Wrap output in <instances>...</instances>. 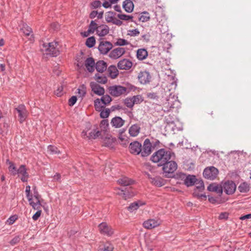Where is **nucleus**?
<instances>
[{
  "mask_svg": "<svg viewBox=\"0 0 251 251\" xmlns=\"http://www.w3.org/2000/svg\"><path fill=\"white\" fill-rule=\"evenodd\" d=\"M175 154L170 151L161 149L155 151L151 155V160L154 163H158V166H162L167 161L171 160Z\"/></svg>",
  "mask_w": 251,
  "mask_h": 251,
  "instance_id": "1",
  "label": "nucleus"
},
{
  "mask_svg": "<svg viewBox=\"0 0 251 251\" xmlns=\"http://www.w3.org/2000/svg\"><path fill=\"white\" fill-rule=\"evenodd\" d=\"M134 88V86L130 85V86L125 87L121 85H114L110 86L108 88L109 93L114 97H119L122 95L128 94Z\"/></svg>",
  "mask_w": 251,
  "mask_h": 251,
  "instance_id": "2",
  "label": "nucleus"
},
{
  "mask_svg": "<svg viewBox=\"0 0 251 251\" xmlns=\"http://www.w3.org/2000/svg\"><path fill=\"white\" fill-rule=\"evenodd\" d=\"M58 43L57 42H52L50 43H43L42 44L43 49H42L47 55L51 56L56 57L59 54V50L57 48Z\"/></svg>",
  "mask_w": 251,
  "mask_h": 251,
  "instance_id": "3",
  "label": "nucleus"
},
{
  "mask_svg": "<svg viewBox=\"0 0 251 251\" xmlns=\"http://www.w3.org/2000/svg\"><path fill=\"white\" fill-rule=\"evenodd\" d=\"M218 174V170L213 166L205 168L203 172V176L205 178L209 180L215 179L217 176Z\"/></svg>",
  "mask_w": 251,
  "mask_h": 251,
  "instance_id": "4",
  "label": "nucleus"
},
{
  "mask_svg": "<svg viewBox=\"0 0 251 251\" xmlns=\"http://www.w3.org/2000/svg\"><path fill=\"white\" fill-rule=\"evenodd\" d=\"M152 150L151 141L147 138L145 140L141 148V155L142 157L148 156L151 153Z\"/></svg>",
  "mask_w": 251,
  "mask_h": 251,
  "instance_id": "5",
  "label": "nucleus"
},
{
  "mask_svg": "<svg viewBox=\"0 0 251 251\" xmlns=\"http://www.w3.org/2000/svg\"><path fill=\"white\" fill-rule=\"evenodd\" d=\"M162 166H163V171L165 174L173 173L177 168L176 163L171 160L167 161V162L164 163Z\"/></svg>",
  "mask_w": 251,
  "mask_h": 251,
  "instance_id": "6",
  "label": "nucleus"
},
{
  "mask_svg": "<svg viewBox=\"0 0 251 251\" xmlns=\"http://www.w3.org/2000/svg\"><path fill=\"white\" fill-rule=\"evenodd\" d=\"M223 191L227 195H231L233 194L236 188L235 183L231 180H228L223 184Z\"/></svg>",
  "mask_w": 251,
  "mask_h": 251,
  "instance_id": "7",
  "label": "nucleus"
},
{
  "mask_svg": "<svg viewBox=\"0 0 251 251\" xmlns=\"http://www.w3.org/2000/svg\"><path fill=\"white\" fill-rule=\"evenodd\" d=\"M161 224V221L159 219H150L145 221L143 224V226L147 229H151L157 227Z\"/></svg>",
  "mask_w": 251,
  "mask_h": 251,
  "instance_id": "8",
  "label": "nucleus"
},
{
  "mask_svg": "<svg viewBox=\"0 0 251 251\" xmlns=\"http://www.w3.org/2000/svg\"><path fill=\"white\" fill-rule=\"evenodd\" d=\"M99 228L100 233L108 236H111L113 233V230L111 226H108L106 223H101L99 225Z\"/></svg>",
  "mask_w": 251,
  "mask_h": 251,
  "instance_id": "9",
  "label": "nucleus"
},
{
  "mask_svg": "<svg viewBox=\"0 0 251 251\" xmlns=\"http://www.w3.org/2000/svg\"><path fill=\"white\" fill-rule=\"evenodd\" d=\"M142 144L139 142L135 141L130 143L129 150L131 153L138 155L141 152Z\"/></svg>",
  "mask_w": 251,
  "mask_h": 251,
  "instance_id": "10",
  "label": "nucleus"
},
{
  "mask_svg": "<svg viewBox=\"0 0 251 251\" xmlns=\"http://www.w3.org/2000/svg\"><path fill=\"white\" fill-rule=\"evenodd\" d=\"M138 79L140 83L146 84L150 82L151 75L148 71L140 72L138 74Z\"/></svg>",
  "mask_w": 251,
  "mask_h": 251,
  "instance_id": "11",
  "label": "nucleus"
},
{
  "mask_svg": "<svg viewBox=\"0 0 251 251\" xmlns=\"http://www.w3.org/2000/svg\"><path fill=\"white\" fill-rule=\"evenodd\" d=\"M112 48V44L108 41H102L100 42L98 49L102 54H106Z\"/></svg>",
  "mask_w": 251,
  "mask_h": 251,
  "instance_id": "12",
  "label": "nucleus"
},
{
  "mask_svg": "<svg viewBox=\"0 0 251 251\" xmlns=\"http://www.w3.org/2000/svg\"><path fill=\"white\" fill-rule=\"evenodd\" d=\"M14 111H16L18 114V117L20 118V122L23 123L26 117V110L25 106L23 104L19 105L15 108Z\"/></svg>",
  "mask_w": 251,
  "mask_h": 251,
  "instance_id": "13",
  "label": "nucleus"
},
{
  "mask_svg": "<svg viewBox=\"0 0 251 251\" xmlns=\"http://www.w3.org/2000/svg\"><path fill=\"white\" fill-rule=\"evenodd\" d=\"M126 52L125 49L122 47H118L113 50L110 53V58L116 59L120 58Z\"/></svg>",
  "mask_w": 251,
  "mask_h": 251,
  "instance_id": "14",
  "label": "nucleus"
},
{
  "mask_svg": "<svg viewBox=\"0 0 251 251\" xmlns=\"http://www.w3.org/2000/svg\"><path fill=\"white\" fill-rule=\"evenodd\" d=\"M21 176V179L23 182H26L29 177V175L26 171L25 165H22L17 169V174Z\"/></svg>",
  "mask_w": 251,
  "mask_h": 251,
  "instance_id": "15",
  "label": "nucleus"
},
{
  "mask_svg": "<svg viewBox=\"0 0 251 251\" xmlns=\"http://www.w3.org/2000/svg\"><path fill=\"white\" fill-rule=\"evenodd\" d=\"M132 62L127 59H123L120 60L117 64L118 68L120 70H127L131 68Z\"/></svg>",
  "mask_w": 251,
  "mask_h": 251,
  "instance_id": "16",
  "label": "nucleus"
},
{
  "mask_svg": "<svg viewBox=\"0 0 251 251\" xmlns=\"http://www.w3.org/2000/svg\"><path fill=\"white\" fill-rule=\"evenodd\" d=\"M157 27L160 31H168L169 29L166 16L161 17V20L159 21V23L157 25Z\"/></svg>",
  "mask_w": 251,
  "mask_h": 251,
  "instance_id": "17",
  "label": "nucleus"
},
{
  "mask_svg": "<svg viewBox=\"0 0 251 251\" xmlns=\"http://www.w3.org/2000/svg\"><path fill=\"white\" fill-rule=\"evenodd\" d=\"M90 86L92 89V91L95 94L99 96H102L104 95L105 92L104 89L98 84L96 82H91Z\"/></svg>",
  "mask_w": 251,
  "mask_h": 251,
  "instance_id": "18",
  "label": "nucleus"
},
{
  "mask_svg": "<svg viewBox=\"0 0 251 251\" xmlns=\"http://www.w3.org/2000/svg\"><path fill=\"white\" fill-rule=\"evenodd\" d=\"M85 66L89 72H93L95 70V62L93 58L88 57L85 60Z\"/></svg>",
  "mask_w": 251,
  "mask_h": 251,
  "instance_id": "19",
  "label": "nucleus"
},
{
  "mask_svg": "<svg viewBox=\"0 0 251 251\" xmlns=\"http://www.w3.org/2000/svg\"><path fill=\"white\" fill-rule=\"evenodd\" d=\"M207 190L210 192H216L220 195L223 193L222 186L216 183L210 184L208 186Z\"/></svg>",
  "mask_w": 251,
  "mask_h": 251,
  "instance_id": "20",
  "label": "nucleus"
},
{
  "mask_svg": "<svg viewBox=\"0 0 251 251\" xmlns=\"http://www.w3.org/2000/svg\"><path fill=\"white\" fill-rule=\"evenodd\" d=\"M166 181L159 176L153 177L151 178V183L152 185L157 186L161 187L166 184Z\"/></svg>",
  "mask_w": 251,
  "mask_h": 251,
  "instance_id": "21",
  "label": "nucleus"
},
{
  "mask_svg": "<svg viewBox=\"0 0 251 251\" xmlns=\"http://www.w3.org/2000/svg\"><path fill=\"white\" fill-rule=\"evenodd\" d=\"M125 123V120H123L120 117H115L111 120V124L115 128H120L122 127Z\"/></svg>",
  "mask_w": 251,
  "mask_h": 251,
  "instance_id": "22",
  "label": "nucleus"
},
{
  "mask_svg": "<svg viewBox=\"0 0 251 251\" xmlns=\"http://www.w3.org/2000/svg\"><path fill=\"white\" fill-rule=\"evenodd\" d=\"M140 127L137 124H134L132 125L129 128L128 133L132 137L137 136L140 131Z\"/></svg>",
  "mask_w": 251,
  "mask_h": 251,
  "instance_id": "23",
  "label": "nucleus"
},
{
  "mask_svg": "<svg viewBox=\"0 0 251 251\" xmlns=\"http://www.w3.org/2000/svg\"><path fill=\"white\" fill-rule=\"evenodd\" d=\"M123 7L126 12L131 13L133 10L134 4L131 0H126L123 2Z\"/></svg>",
  "mask_w": 251,
  "mask_h": 251,
  "instance_id": "24",
  "label": "nucleus"
},
{
  "mask_svg": "<svg viewBox=\"0 0 251 251\" xmlns=\"http://www.w3.org/2000/svg\"><path fill=\"white\" fill-rule=\"evenodd\" d=\"M173 99H174V100H171L169 98L167 100V102L164 104L163 108L165 111H169L172 108H175V105L177 102V101L174 98H173Z\"/></svg>",
  "mask_w": 251,
  "mask_h": 251,
  "instance_id": "25",
  "label": "nucleus"
},
{
  "mask_svg": "<svg viewBox=\"0 0 251 251\" xmlns=\"http://www.w3.org/2000/svg\"><path fill=\"white\" fill-rule=\"evenodd\" d=\"M198 180L194 175H188L184 179V184L187 187L193 186L196 183Z\"/></svg>",
  "mask_w": 251,
  "mask_h": 251,
  "instance_id": "26",
  "label": "nucleus"
},
{
  "mask_svg": "<svg viewBox=\"0 0 251 251\" xmlns=\"http://www.w3.org/2000/svg\"><path fill=\"white\" fill-rule=\"evenodd\" d=\"M95 68L100 73H103L107 68L106 63L103 60H99L96 63Z\"/></svg>",
  "mask_w": 251,
  "mask_h": 251,
  "instance_id": "27",
  "label": "nucleus"
},
{
  "mask_svg": "<svg viewBox=\"0 0 251 251\" xmlns=\"http://www.w3.org/2000/svg\"><path fill=\"white\" fill-rule=\"evenodd\" d=\"M108 72L111 78H115L119 75V71L115 66L111 65L108 68Z\"/></svg>",
  "mask_w": 251,
  "mask_h": 251,
  "instance_id": "28",
  "label": "nucleus"
},
{
  "mask_svg": "<svg viewBox=\"0 0 251 251\" xmlns=\"http://www.w3.org/2000/svg\"><path fill=\"white\" fill-rule=\"evenodd\" d=\"M117 182L122 186H126L132 184L134 181L127 177H123L119 179Z\"/></svg>",
  "mask_w": 251,
  "mask_h": 251,
  "instance_id": "29",
  "label": "nucleus"
},
{
  "mask_svg": "<svg viewBox=\"0 0 251 251\" xmlns=\"http://www.w3.org/2000/svg\"><path fill=\"white\" fill-rule=\"evenodd\" d=\"M28 202L29 204L34 210H40V209L42 206L41 200H35V202L33 201L32 198L28 199Z\"/></svg>",
  "mask_w": 251,
  "mask_h": 251,
  "instance_id": "30",
  "label": "nucleus"
},
{
  "mask_svg": "<svg viewBox=\"0 0 251 251\" xmlns=\"http://www.w3.org/2000/svg\"><path fill=\"white\" fill-rule=\"evenodd\" d=\"M148 55V51L145 49H140L137 51V57L139 60H143Z\"/></svg>",
  "mask_w": 251,
  "mask_h": 251,
  "instance_id": "31",
  "label": "nucleus"
},
{
  "mask_svg": "<svg viewBox=\"0 0 251 251\" xmlns=\"http://www.w3.org/2000/svg\"><path fill=\"white\" fill-rule=\"evenodd\" d=\"M250 189V185L246 182L241 183L238 187V189L241 193H247Z\"/></svg>",
  "mask_w": 251,
  "mask_h": 251,
  "instance_id": "32",
  "label": "nucleus"
},
{
  "mask_svg": "<svg viewBox=\"0 0 251 251\" xmlns=\"http://www.w3.org/2000/svg\"><path fill=\"white\" fill-rule=\"evenodd\" d=\"M7 163L9 165L8 170L11 173V175L13 176L16 175L17 174V169L15 164L12 162L10 161L9 160H7Z\"/></svg>",
  "mask_w": 251,
  "mask_h": 251,
  "instance_id": "33",
  "label": "nucleus"
},
{
  "mask_svg": "<svg viewBox=\"0 0 251 251\" xmlns=\"http://www.w3.org/2000/svg\"><path fill=\"white\" fill-rule=\"evenodd\" d=\"M95 77L98 83L105 84L107 82V77L103 75H100L99 74H96L95 75Z\"/></svg>",
  "mask_w": 251,
  "mask_h": 251,
  "instance_id": "34",
  "label": "nucleus"
},
{
  "mask_svg": "<svg viewBox=\"0 0 251 251\" xmlns=\"http://www.w3.org/2000/svg\"><path fill=\"white\" fill-rule=\"evenodd\" d=\"M113 249L114 247L110 243L106 242L99 249V251H113Z\"/></svg>",
  "mask_w": 251,
  "mask_h": 251,
  "instance_id": "35",
  "label": "nucleus"
},
{
  "mask_svg": "<svg viewBox=\"0 0 251 251\" xmlns=\"http://www.w3.org/2000/svg\"><path fill=\"white\" fill-rule=\"evenodd\" d=\"M20 31H32V29L26 24L21 23L18 27Z\"/></svg>",
  "mask_w": 251,
  "mask_h": 251,
  "instance_id": "36",
  "label": "nucleus"
},
{
  "mask_svg": "<svg viewBox=\"0 0 251 251\" xmlns=\"http://www.w3.org/2000/svg\"><path fill=\"white\" fill-rule=\"evenodd\" d=\"M150 19V14L148 12H144L141 14L139 17L140 21L142 22H146L149 21Z\"/></svg>",
  "mask_w": 251,
  "mask_h": 251,
  "instance_id": "37",
  "label": "nucleus"
},
{
  "mask_svg": "<svg viewBox=\"0 0 251 251\" xmlns=\"http://www.w3.org/2000/svg\"><path fill=\"white\" fill-rule=\"evenodd\" d=\"M48 152L50 154H59L60 152L57 147L52 145L48 146Z\"/></svg>",
  "mask_w": 251,
  "mask_h": 251,
  "instance_id": "38",
  "label": "nucleus"
},
{
  "mask_svg": "<svg viewBox=\"0 0 251 251\" xmlns=\"http://www.w3.org/2000/svg\"><path fill=\"white\" fill-rule=\"evenodd\" d=\"M94 106L95 109L97 111H100L102 109L104 108V106L101 105V100L99 99H96L94 101Z\"/></svg>",
  "mask_w": 251,
  "mask_h": 251,
  "instance_id": "39",
  "label": "nucleus"
},
{
  "mask_svg": "<svg viewBox=\"0 0 251 251\" xmlns=\"http://www.w3.org/2000/svg\"><path fill=\"white\" fill-rule=\"evenodd\" d=\"M101 100V102L103 104V105L105 106L106 104L109 103L112 101V99L110 96L108 95H105L102 96V97L100 99Z\"/></svg>",
  "mask_w": 251,
  "mask_h": 251,
  "instance_id": "40",
  "label": "nucleus"
},
{
  "mask_svg": "<svg viewBox=\"0 0 251 251\" xmlns=\"http://www.w3.org/2000/svg\"><path fill=\"white\" fill-rule=\"evenodd\" d=\"M99 26L95 23L94 21H92L88 30L87 31H95L97 30L96 31H99Z\"/></svg>",
  "mask_w": 251,
  "mask_h": 251,
  "instance_id": "41",
  "label": "nucleus"
},
{
  "mask_svg": "<svg viewBox=\"0 0 251 251\" xmlns=\"http://www.w3.org/2000/svg\"><path fill=\"white\" fill-rule=\"evenodd\" d=\"M96 43L95 39L94 37H90L87 39L85 44L88 48L94 47Z\"/></svg>",
  "mask_w": 251,
  "mask_h": 251,
  "instance_id": "42",
  "label": "nucleus"
},
{
  "mask_svg": "<svg viewBox=\"0 0 251 251\" xmlns=\"http://www.w3.org/2000/svg\"><path fill=\"white\" fill-rule=\"evenodd\" d=\"M77 93L79 97L82 98L86 94V87L84 84H82L79 86L77 89Z\"/></svg>",
  "mask_w": 251,
  "mask_h": 251,
  "instance_id": "43",
  "label": "nucleus"
},
{
  "mask_svg": "<svg viewBox=\"0 0 251 251\" xmlns=\"http://www.w3.org/2000/svg\"><path fill=\"white\" fill-rule=\"evenodd\" d=\"M101 132L99 130H93L89 133L88 137L89 138L96 139L100 136Z\"/></svg>",
  "mask_w": 251,
  "mask_h": 251,
  "instance_id": "44",
  "label": "nucleus"
},
{
  "mask_svg": "<svg viewBox=\"0 0 251 251\" xmlns=\"http://www.w3.org/2000/svg\"><path fill=\"white\" fill-rule=\"evenodd\" d=\"M118 192H117V194L122 196V197L126 200L127 198H130V197L132 196V195H130L129 194L126 193L125 191L123 189H121L120 188H118L117 189Z\"/></svg>",
  "mask_w": 251,
  "mask_h": 251,
  "instance_id": "45",
  "label": "nucleus"
},
{
  "mask_svg": "<svg viewBox=\"0 0 251 251\" xmlns=\"http://www.w3.org/2000/svg\"><path fill=\"white\" fill-rule=\"evenodd\" d=\"M100 112V117L103 119L107 118L109 116L110 113V111L108 108L105 109V108L102 109V110H101Z\"/></svg>",
  "mask_w": 251,
  "mask_h": 251,
  "instance_id": "46",
  "label": "nucleus"
},
{
  "mask_svg": "<svg viewBox=\"0 0 251 251\" xmlns=\"http://www.w3.org/2000/svg\"><path fill=\"white\" fill-rule=\"evenodd\" d=\"M126 105L128 108H132L134 105L132 98H127L124 100Z\"/></svg>",
  "mask_w": 251,
  "mask_h": 251,
  "instance_id": "47",
  "label": "nucleus"
},
{
  "mask_svg": "<svg viewBox=\"0 0 251 251\" xmlns=\"http://www.w3.org/2000/svg\"><path fill=\"white\" fill-rule=\"evenodd\" d=\"M139 207L138 203L137 202H134L130 203V204L127 207V209L130 212H133V211L137 210Z\"/></svg>",
  "mask_w": 251,
  "mask_h": 251,
  "instance_id": "48",
  "label": "nucleus"
},
{
  "mask_svg": "<svg viewBox=\"0 0 251 251\" xmlns=\"http://www.w3.org/2000/svg\"><path fill=\"white\" fill-rule=\"evenodd\" d=\"M197 185L196 186V189L195 190L194 193H196L197 190H198L199 191L201 192L204 189V185L203 182L202 180H200L198 183H196Z\"/></svg>",
  "mask_w": 251,
  "mask_h": 251,
  "instance_id": "49",
  "label": "nucleus"
},
{
  "mask_svg": "<svg viewBox=\"0 0 251 251\" xmlns=\"http://www.w3.org/2000/svg\"><path fill=\"white\" fill-rule=\"evenodd\" d=\"M117 17L120 20L125 21H128L129 20H132L133 18V17L132 16L127 15L124 14H118Z\"/></svg>",
  "mask_w": 251,
  "mask_h": 251,
  "instance_id": "50",
  "label": "nucleus"
},
{
  "mask_svg": "<svg viewBox=\"0 0 251 251\" xmlns=\"http://www.w3.org/2000/svg\"><path fill=\"white\" fill-rule=\"evenodd\" d=\"M134 104H138L141 103L143 101V98L141 95H136L132 97Z\"/></svg>",
  "mask_w": 251,
  "mask_h": 251,
  "instance_id": "51",
  "label": "nucleus"
},
{
  "mask_svg": "<svg viewBox=\"0 0 251 251\" xmlns=\"http://www.w3.org/2000/svg\"><path fill=\"white\" fill-rule=\"evenodd\" d=\"M32 32H24V37L26 38L31 42H33L34 41V36Z\"/></svg>",
  "mask_w": 251,
  "mask_h": 251,
  "instance_id": "52",
  "label": "nucleus"
},
{
  "mask_svg": "<svg viewBox=\"0 0 251 251\" xmlns=\"http://www.w3.org/2000/svg\"><path fill=\"white\" fill-rule=\"evenodd\" d=\"M161 36V38H165L164 40H166V42H168L172 37V34L169 32H162Z\"/></svg>",
  "mask_w": 251,
  "mask_h": 251,
  "instance_id": "53",
  "label": "nucleus"
},
{
  "mask_svg": "<svg viewBox=\"0 0 251 251\" xmlns=\"http://www.w3.org/2000/svg\"><path fill=\"white\" fill-rule=\"evenodd\" d=\"M128 44V42L127 40L124 39H119L115 43V45L117 46H124Z\"/></svg>",
  "mask_w": 251,
  "mask_h": 251,
  "instance_id": "54",
  "label": "nucleus"
},
{
  "mask_svg": "<svg viewBox=\"0 0 251 251\" xmlns=\"http://www.w3.org/2000/svg\"><path fill=\"white\" fill-rule=\"evenodd\" d=\"M151 38V35L149 32H146V33L141 35V40H143L145 42H149Z\"/></svg>",
  "mask_w": 251,
  "mask_h": 251,
  "instance_id": "55",
  "label": "nucleus"
},
{
  "mask_svg": "<svg viewBox=\"0 0 251 251\" xmlns=\"http://www.w3.org/2000/svg\"><path fill=\"white\" fill-rule=\"evenodd\" d=\"M84 58H83V57H78L77 59H76V60H77V66L78 67V68H82L84 66Z\"/></svg>",
  "mask_w": 251,
  "mask_h": 251,
  "instance_id": "56",
  "label": "nucleus"
},
{
  "mask_svg": "<svg viewBox=\"0 0 251 251\" xmlns=\"http://www.w3.org/2000/svg\"><path fill=\"white\" fill-rule=\"evenodd\" d=\"M20 240L21 238L20 236H16L10 241L9 243L11 245L13 246L19 243Z\"/></svg>",
  "mask_w": 251,
  "mask_h": 251,
  "instance_id": "57",
  "label": "nucleus"
},
{
  "mask_svg": "<svg viewBox=\"0 0 251 251\" xmlns=\"http://www.w3.org/2000/svg\"><path fill=\"white\" fill-rule=\"evenodd\" d=\"M147 97L148 99L151 100H157L158 99V96L155 93H148L147 94Z\"/></svg>",
  "mask_w": 251,
  "mask_h": 251,
  "instance_id": "58",
  "label": "nucleus"
},
{
  "mask_svg": "<svg viewBox=\"0 0 251 251\" xmlns=\"http://www.w3.org/2000/svg\"><path fill=\"white\" fill-rule=\"evenodd\" d=\"M76 96H73L69 100V105L71 106H73L76 102Z\"/></svg>",
  "mask_w": 251,
  "mask_h": 251,
  "instance_id": "59",
  "label": "nucleus"
},
{
  "mask_svg": "<svg viewBox=\"0 0 251 251\" xmlns=\"http://www.w3.org/2000/svg\"><path fill=\"white\" fill-rule=\"evenodd\" d=\"M60 25L56 23H53L50 25V29L53 30H60Z\"/></svg>",
  "mask_w": 251,
  "mask_h": 251,
  "instance_id": "60",
  "label": "nucleus"
},
{
  "mask_svg": "<svg viewBox=\"0 0 251 251\" xmlns=\"http://www.w3.org/2000/svg\"><path fill=\"white\" fill-rule=\"evenodd\" d=\"M151 143L152 148L154 149L155 148L159 147L160 142L158 139H154L152 138Z\"/></svg>",
  "mask_w": 251,
  "mask_h": 251,
  "instance_id": "61",
  "label": "nucleus"
},
{
  "mask_svg": "<svg viewBox=\"0 0 251 251\" xmlns=\"http://www.w3.org/2000/svg\"><path fill=\"white\" fill-rule=\"evenodd\" d=\"M33 196L35 200H41V196L39 194L36 187L33 188Z\"/></svg>",
  "mask_w": 251,
  "mask_h": 251,
  "instance_id": "62",
  "label": "nucleus"
},
{
  "mask_svg": "<svg viewBox=\"0 0 251 251\" xmlns=\"http://www.w3.org/2000/svg\"><path fill=\"white\" fill-rule=\"evenodd\" d=\"M17 219V217L16 215H13L10 217L9 218L7 221V222L8 223L9 225H12L13 224L15 221Z\"/></svg>",
  "mask_w": 251,
  "mask_h": 251,
  "instance_id": "63",
  "label": "nucleus"
},
{
  "mask_svg": "<svg viewBox=\"0 0 251 251\" xmlns=\"http://www.w3.org/2000/svg\"><path fill=\"white\" fill-rule=\"evenodd\" d=\"M63 89L62 86L58 87V89L55 91V93L58 97H61L63 95Z\"/></svg>",
  "mask_w": 251,
  "mask_h": 251,
  "instance_id": "64",
  "label": "nucleus"
}]
</instances>
